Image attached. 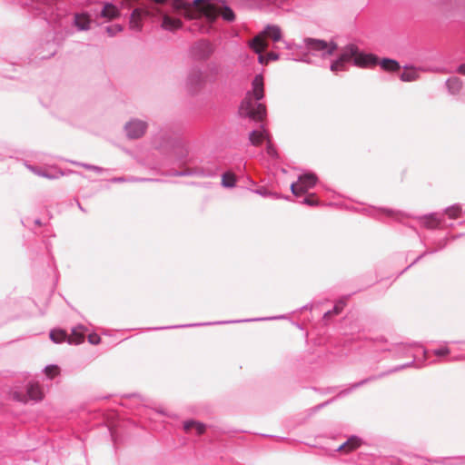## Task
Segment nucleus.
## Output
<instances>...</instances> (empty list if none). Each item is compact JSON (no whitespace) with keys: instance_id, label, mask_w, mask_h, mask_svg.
<instances>
[{"instance_id":"obj_27","label":"nucleus","mask_w":465,"mask_h":465,"mask_svg":"<svg viewBox=\"0 0 465 465\" xmlns=\"http://www.w3.org/2000/svg\"><path fill=\"white\" fill-rule=\"evenodd\" d=\"M418 342H412V343H404V342H399L393 344L391 347L386 349V351L394 352L397 354V356L401 357L407 353L410 347L417 346Z\"/></svg>"},{"instance_id":"obj_37","label":"nucleus","mask_w":465,"mask_h":465,"mask_svg":"<svg viewBox=\"0 0 465 465\" xmlns=\"http://www.w3.org/2000/svg\"><path fill=\"white\" fill-rule=\"evenodd\" d=\"M355 292H353L354 294ZM352 295L351 294H347L343 297H341L339 301H337L333 306V308L331 309V312L332 313H334L335 315L341 313L343 310V308L346 306V303H347V301L348 299Z\"/></svg>"},{"instance_id":"obj_48","label":"nucleus","mask_w":465,"mask_h":465,"mask_svg":"<svg viewBox=\"0 0 465 465\" xmlns=\"http://www.w3.org/2000/svg\"><path fill=\"white\" fill-rule=\"evenodd\" d=\"M217 0H193V5H198L199 4H207L209 7H214Z\"/></svg>"},{"instance_id":"obj_50","label":"nucleus","mask_w":465,"mask_h":465,"mask_svg":"<svg viewBox=\"0 0 465 465\" xmlns=\"http://www.w3.org/2000/svg\"><path fill=\"white\" fill-rule=\"evenodd\" d=\"M314 391H319L322 394H328V393H331L333 391H335L336 390V387H327V388H324V389H316V388H313Z\"/></svg>"},{"instance_id":"obj_57","label":"nucleus","mask_w":465,"mask_h":465,"mask_svg":"<svg viewBox=\"0 0 465 465\" xmlns=\"http://www.w3.org/2000/svg\"><path fill=\"white\" fill-rule=\"evenodd\" d=\"M34 224H35V225H37V226H42V225H43V223H42L41 219L36 218V219L34 221Z\"/></svg>"},{"instance_id":"obj_35","label":"nucleus","mask_w":465,"mask_h":465,"mask_svg":"<svg viewBox=\"0 0 465 465\" xmlns=\"http://www.w3.org/2000/svg\"><path fill=\"white\" fill-rule=\"evenodd\" d=\"M405 70L400 74V79L403 82H411L417 79L418 72L414 69H410L407 65L404 66Z\"/></svg>"},{"instance_id":"obj_38","label":"nucleus","mask_w":465,"mask_h":465,"mask_svg":"<svg viewBox=\"0 0 465 465\" xmlns=\"http://www.w3.org/2000/svg\"><path fill=\"white\" fill-rule=\"evenodd\" d=\"M438 250L435 248V249H430V250H426L425 252H423L422 253H420L410 265H408L405 269H403L401 272H400L397 275L396 278H398L400 275H401L402 273H404L407 270H409L411 267H412L414 264H416L418 262H420L422 258H424L426 255L428 254H433L435 252H437Z\"/></svg>"},{"instance_id":"obj_7","label":"nucleus","mask_w":465,"mask_h":465,"mask_svg":"<svg viewBox=\"0 0 465 465\" xmlns=\"http://www.w3.org/2000/svg\"><path fill=\"white\" fill-rule=\"evenodd\" d=\"M404 459L407 460L406 465H465V456L426 459L415 454H407Z\"/></svg>"},{"instance_id":"obj_34","label":"nucleus","mask_w":465,"mask_h":465,"mask_svg":"<svg viewBox=\"0 0 465 465\" xmlns=\"http://www.w3.org/2000/svg\"><path fill=\"white\" fill-rule=\"evenodd\" d=\"M340 393V391L338 392ZM340 398L339 397V394H337L335 397H332L320 404H317L310 409L307 410V416L308 417H312V415H314L316 412H318L319 411H321L322 409H323L324 407L331 404L332 402H334L336 401V399Z\"/></svg>"},{"instance_id":"obj_25","label":"nucleus","mask_w":465,"mask_h":465,"mask_svg":"<svg viewBox=\"0 0 465 465\" xmlns=\"http://www.w3.org/2000/svg\"><path fill=\"white\" fill-rule=\"evenodd\" d=\"M445 85L448 89V92L450 94L456 95L460 92V90L463 86V82L461 81L460 78H459L457 76H452L446 80Z\"/></svg>"},{"instance_id":"obj_44","label":"nucleus","mask_w":465,"mask_h":465,"mask_svg":"<svg viewBox=\"0 0 465 465\" xmlns=\"http://www.w3.org/2000/svg\"><path fill=\"white\" fill-rule=\"evenodd\" d=\"M437 357H446L450 353V349L447 346L440 347L432 351Z\"/></svg>"},{"instance_id":"obj_46","label":"nucleus","mask_w":465,"mask_h":465,"mask_svg":"<svg viewBox=\"0 0 465 465\" xmlns=\"http://www.w3.org/2000/svg\"><path fill=\"white\" fill-rule=\"evenodd\" d=\"M74 163L81 165L87 170L94 171L95 173H101L104 171V169L102 167L97 166V165H93V164H89V163H78L75 162H74Z\"/></svg>"},{"instance_id":"obj_17","label":"nucleus","mask_w":465,"mask_h":465,"mask_svg":"<svg viewBox=\"0 0 465 465\" xmlns=\"http://www.w3.org/2000/svg\"><path fill=\"white\" fill-rule=\"evenodd\" d=\"M363 445V440L357 435L350 436L346 441L341 443L337 449L336 451H342L345 453L353 451Z\"/></svg>"},{"instance_id":"obj_15","label":"nucleus","mask_w":465,"mask_h":465,"mask_svg":"<svg viewBox=\"0 0 465 465\" xmlns=\"http://www.w3.org/2000/svg\"><path fill=\"white\" fill-rule=\"evenodd\" d=\"M148 124L146 122L132 119L124 124V130L129 139H139L146 132Z\"/></svg>"},{"instance_id":"obj_59","label":"nucleus","mask_w":465,"mask_h":465,"mask_svg":"<svg viewBox=\"0 0 465 465\" xmlns=\"http://www.w3.org/2000/svg\"><path fill=\"white\" fill-rule=\"evenodd\" d=\"M450 343L465 345V341H450Z\"/></svg>"},{"instance_id":"obj_47","label":"nucleus","mask_w":465,"mask_h":465,"mask_svg":"<svg viewBox=\"0 0 465 465\" xmlns=\"http://www.w3.org/2000/svg\"><path fill=\"white\" fill-rule=\"evenodd\" d=\"M88 341L92 345H97L101 342V337L95 332L90 333L88 334Z\"/></svg>"},{"instance_id":"obj_13","label":"nucleus","mask_w":465,"mask_h":465,"mask_svg":"<svg viewBox=\"0 0 465 465\" xmlns=\"http://www.w3.org/2000/svg\"><path fill=\"white\" fill-rule=\"evenodd\" d=\"M285 318L286 317L284 315H279V316H273V317L245 319V320H236V321H223V322H201V323L180 324V325H173V326L153 327V328H148V330L160 331V330H166V329L191 328V327H198V326H205V325H213V324H225V323H238V322H244L280 320V319H285Z\"/></svg>"},{"instance_id":"obj_45","label":"nucleus","mask_w":465,"mask_h":465,"mask_svg":"<svg viewBox=\"0 0 465 465\" xmlns=\"http://www.w3.org/2000/svg\"><path fill=\"white\" fill-rule=\"evenodd\" d=\"M30 169L33 172H35L36 174H38L39 176H42V177H45V178H48V179H54V178L57 177L56 175L52 174L51 173H49L47 171L38 170L35 167H30Z\"/></svg>"},{"instance_id":"obj_30","label":"nucleus","mask_w":465,"mask_h":465,"mask_svg":"<svg viewBox=\"0 0 465 465\" xmlns=\"http://www.w3.org/2000/svg\"><path fill=\"white\" fill-rule=\"evenodd\" d=\"M252 192L262 197H271L273 199H284L286 201H291L290 195H282L280 193L271 192L265 187H260Z\"/></svg>"},{"instance_id":"obj_16","label":"nucleus","mask_w":465,"mask_h":465,"mask_svg":"<svg viewBox=\"0 0 465 465\" xmlns=\"http://www.w3.org/2000/svg\"><path fill=\"white\" fill-rule=\"evenodd\" d=\"M77 31H87L92 23L91 15L87 13H74L72 21Z\"/></svg>"},{"instance_id":"obj_36","label":"nucleus","mask_w":465,"mask_h":465,"mask_svg":"<svg viewBox=\"0 0 465 465\" xmlns=\"http://www.w3.org/2000/svg\"><path fill=\"white\" fill-rule=\"evenodd\" d=\"M407 460L402 458H398L395 456H388L384 457L381 460L380 465H406Z\"/></svg>"},{"instance_id":"obj_11","label":"nucleus","mask_w":465,"mask_h":465,"mask_svg":"<svg viewBox=\"0 0 465 465\" xmlns=\"http://www.w3.org/2000/svg\"><path fill=\"white\" fill-rule=\"evenodd\" d=\"M220 167L217 164H211L206 166L185 167L182 170L174 171L172 175L182 176H197V177H215L218 174Z\"/></svg>"},{"instance_id":"obj_51","label":"nucleus","mask_w":465,"mask_h":465,"mask_svg":"<svg viewBox=\"0 0 465 465\" xmlns=\"http://www.w3.org/2000/svg\"><path fill=\"white\" fill-rule=\"evenodd\" d=\"M284 45H285V48L288 49V50H292V48L294 47H298V48H302L301 45H296L292 41H284Z\"/></svg>"},{"instance_id":"obj_41","label":"nucleus","mask_w":465,"mask_h":465,"mask_svg":"<svg viewBox=\"0 0 465 465\" xmlns=\"http://www.w3.org/2000/svg\"><path fill=\"white\" fill-rule=\"evenodd\" d=\"M143 182V181H149V179L144 178H136L134 176L125 177V176H119V177H114L111 179L112 183H124V182Z\"/></svg>"},{"instance_id":"obj_63","label":"nucleus","mask_w":465,"mask_h":465,"mask_svg":"<svg viewBox=\"0 0 465 465\" xmlns=\"http://www.w3.org/2000/svg\"><path fill=\"white\" fill-rule=\"evenodd\" d=\"M296 325H297V328L302 329V325L300 323H297Z\"/></svg>"},{"instance_id":"obj_53","label":"nucleus","mask_w":465,"mask_h":465,"mask_svg":"<svg viewBox=\"0 0 465 465\" xmlns=\"http://www.w3.org/2000/svg\"><path fill=\"white\" fill-rule=\"evenodd\" d=\"M447 245V239H443L439 242V246L436 248L438 251L444 249Z\"/></svg>"},{"instance_id":"obj_42","label":"nucleus","mask_w":465,"mask_h":465,"mask_svg":"<svg viewBox=\"0 0 465 465\" xmlns=\"http://www.w3.org/2000/svg\"><path fill=\"white\" fill-rule=\"evenodd\" d=\"M45 374L49 378L53 379L54 376H56L59 373V368L57 365L51 364L47 365L44 369Z\"/></svg>"},{"instance_id":"obj_55","label":"nucleus","mask_w":465,"mask_h":465,"mask_svg":"<svg viewBox=\"0 0 465 465\" xmlns=\"http://www.w3.org/2000/svg\"><path fill=\"white\" fill-rule=\"evenodd\" d=\"M464 360H465L464 354H460V355H457V356H454L451 358V361H464Z\"/></svg>"},{"instance_id":"obj_21","label":"nucleus","mask_w":465,"mask_h":465,"mask_svg":"<svg viewBox=\"0 0 465 465\" xmlns=\"http://www.w3.org/2000/svg\"><path fill=\"white\" fill-rule=\"evenodd\" d=\"M215 8L219 11V14L221 17L229 23H232L235 20V14L233 10L228 5L226 1L224 0H217L216 5H214Z\"/></svg>"},{"instance_id":"obj_62","label":"nucleus","mask_w":465,"mask_h":465,"mask_svg":"<svg viewBox=\"0 0 465 465\" xmlns=\"http://www.w3.org/2000/svg\"><path fill=\"white\" fill-rule=\"evenodd\" d=\"M210 184H211L210 183H205L204 187L208 188Z\"/></svg>"},{"instance_id":"obj_22","label":"nucleus","mask_w":465,"mask_h":465,"mask_svg":"<svg viewBox=\"0 0 465 465\" xmlns=\"http://www.w3.org/2000/svg\"><path fill=\"white\" fill-rule=\"evenodd\" d=\"M249 47L256 54H258V62L262 64L267 63L266 55L261 54L262 49L264 48V42L262 36L257 35L252 38L249 43Z\"/></svg>"},{"instance_id":"obj_56","label":"nucleus","mask_w":465,"mask_h":465,"mask_svg":"<svg viewBox=\"0 0 465 465\" xmlns=\"http://www.w3.org/2000/svg\"><path fill=\"white\" fill-rule=\"evenodd\" d=\"M332 315H335V314L332 313L331 310H329L326 312H324L323 319L324 320H329Z\"/></svg>"},{"instance_id":"obj_29","label":"nucleus","mask_w":465,"mask_h":465,"mask_svg":"<svg viewBox=\"0 0 465 465\" xmlns=\"http://www.w3.org/2000/svg\"><path fill=\"white\" fill-rule=\"evenodd\" d=\"M50 340L56 344L67 341L68 333L63 329H53L49 332Z\"/></svg>"},{"instance_id":"obj_64","label":"nucleus","mask_w":465,"mask_h":465,"mask_svg":"<svg viewBox=\"0 0 465 465\" xmlns=\"http://www.w3.org/2000/svg\"><path fill=\"white\" fill-rule=\"evenodd\" d=\"M21 223H23V225H24V226H27V225L25 224V220H22V221H21Z\"/></svg>"},{"instance_id":"obj_58","label":"nucleus","mask_w":465,"mask_h":465,"mask_svg":"<svg viewBox=\"0 0 465 465\" xmlns=\"http://www.w3.org/2000/svg\"><path fill=\"white\" fill-rule=\"evenodd\" d=\"M76 203H77V206H78L79 210H81L83 213H86V209L83 207L81 203L79 201H77Z\"/></svg>"},{"instance_id":"obj_43","label":"nucleus","mask_w":465,"mask_h":465,"mask_svg":"<svg viewBox=\"0 0 465 465\" xmlns=\"http://www.w3.org/2000/svg\"><path fill=\"white\" fill-rule=\"evenodd\" d=\"M124 29L123 25L115 24L112 25H107L105 27V31L109 36H114L117 33L122 32Z\"/></svg>"},{"instance_id":"obj_61","label":"nucleus","mask_w":465,"mask_h":465,"mask_svg":"<svg viewBox=\"0 0 465 465\" xmlns=\"http://www.w3.org/2000/svg\"><path fill=\"white\" fill-rule=\"evenodd\" d=\"M3 77H5V78H13V76H10L8 74H3Z\"/></svg>"},{"instance_id":"obj_20","label":"nucleus","mask_w":465,"mask_h":465,"mask_svg":"<svg viewBox=\"0 0 465 465\" xmlns=\"http://www.w3.org/2000/svg\"><path fill=\"white\" fill-rule=\"evenodd\" d=\"M365 211L369 216L374 218H378L381 213L385 214L389 217H395L397 219L399 218V216H404V214L401 212H397L394 211L393 209L385 207L376 208L374 206H370Z\"/></svg>"},{"instance_id":"obj_60","label":"nucleus","mask_w":465,"mask_h":465,"mask_svg":"<svg viewBox=\"0 0 465 465\" xmlns=\"http://www.w3.org/2000/svg\"><path fill=\"white\" fill-rule=\"evenodd\" d=\"M376 341L380 342H387V339L385 337H380L376 339Z\"/></svg>"},{"instance_id":"obj_24","label":"nucleus","mask_w":465,"mask_h":465,"mask_svg":"<svg viewBox=\"0 0 465 465\" xmlns=\"http://www.w3.org/2000/svg\"><path fill=\"white\" fill-rule=\"evenodd\" d=\"M262 35L265 38L276 43L282 39V30L276 25H267L262 30Z\"/></svg>"},{"instance_id":"obj_2","label":"nucleus","mask_w":465,"mask_h":465,"mask_svg":"<svg viewBox=\"0 0 465 465\" xmlns=\"http://www.w3.org/2000/svg\"><path fill=\"white\" fill-rule=\"evenodd\" d=\"M264 98V82L262 74H258L252 81L251 90L239 105V114L256 122H262L267 116L266 105L261 101Z\"/></svg>"},{"instance_id":"obj_4","label":"nucleus","mask_w":465,"mask_h":465,"mask_svg":"<svg viewBox=\"0 0 465 465\" xmlns=\"http://www.w3.org/2000/svg\"><path fill=\"white\" fill-rule=\"evenodd\" d=\"M303 44L308 53L303 54L300 57H292V60L311 64L312 61L309 57V54L326 58L332 55L338 50L337 43L332 40L326 41L323 39L305 37ZM287 59H291V57L288 56Z\"/></svg>"},{"instance_id":"obj_6","label":"nucleus","mask_w":465,"mask_h":465,"mask_svg":"<svg viewBox=\"0 0 465 465\" xmlns=\"http://www.w3.org/2000/svg\"><path fill=\"white\" fill-rule=\"evenodd\" d=\"M414 364H415V359H413L411 361H409L407 363L397 365L388 371H381L378 374L371 375V376H369L365 379H362L357 382L351 383L349 385L348 388L340 391L339 397H345V396L349 395L350 393H351L354 390H356L363 385H366L371 381H375L377 380L382 379L391 373H394V372L400 371L401 370H404L406 368L411 367Z\"/></svg>"},{"instance_id":"obj_54","label":"nucleus","mask_w":465,"mask_h":465,"mask_svg":"<svg viewBox=\"0 0 465 465\" xmlns=\"http://www.w3.org/2000/svg\"><path fill=\"white\" fill-rule=\"evenodd\" d=\"M313 308V304L312 302H309L303 306H302L299 311L302 312V311H304V310H312Z\"/></svg>"},{"instance_id":"obj_8","label":"nucleus","mask_w":465,"mask_h":465,"mask_svg":"<svg viewBox=\"0 0 465 465\" xmlns=\"http://www.w3.org/2000/svg\"><path fill=\"white\" fill-rule=\"evenodd\" d=\"M250 143L253 146H259L263 141H266V152L272 158L278 156L277 150L271 142V134L265 128L264 124H261L259 129H253L249 133Z\"/></svg>"},{"instance_id":"obj_26","label":"nucleus","mask_w":465,"mask_h":465,"mask_svg":"<svg viewBox=\"0 0 465 465\" xmlns=\"http://www.w3.org/2000/svg\"><path fill=\"white\" fill-rule=\"evenodd\" d=\"M183 429L185 431L195 430L197 435H202L206 430V425L194 420H187L183 421Z\"/></svg>"},{"instance_id":"obj_14","label":"nucleus","mask_w":465,"mask_h":465,"mask_svg":"<svg viewBox=\"0 0 465 465\" xmlns=\"http://www.w3.org/2000/svg\"><path fill=\"white\" fill-rule=\"evenodd\" d=\"M214 52V46L206 39H201L190 46L189 53L193 59L206 61Z\"/></svg>"},{"instance_id":"obj_31","label":"nucleus","mask_w":465,"mask_h":465,"mask_svg":"<svg viewBox=\"0 0 465 465\" xmlns=\"http://www.w3.org/2000/svg\"><path fill=\"white\" fill-rule=\"evenodd\" d=\"M237 177L231 172H225L222 174L221 185L227 189H232L236 186Z\"/></svg>"},{"instance_id":"obj_28","label":"nucleus","mask_w":465,"mask_h":465,"mask_svg":"<svg viewBox=\"0 0 465 465\" xmlns=\"http://www.w3.org/2000/svg\"><path fill=\"white\" fill-rule=\"evenodd\" d=\"M120 14L119 9L116 5L112 3H105L101 10V16L107 19H113L118 16Z\"/></svg>"},{"instance_id":"obj_33","label":"nucleus","mask_w":465,"mask_h":465,"mask_svg":"<svg viewBox=\"0 0 465 465\" xmlns=\"http://www.w3.org/2000/svg\"><path fill=\"white\" fill-rule=\"evenodd\" d=\"M340 393V391L338 392ZM340 398L339 397V394H337L335 397H332L320 404H317L310 409L307 410V416L308 417H312V415H314L316 412H318L319 411H321L322 409H323L324 407L331 404L332 402H334L336 401V399Z\"/></svg>"},{"instance_id":"obj_19","label":"nucleus","mask_w":465,"mask_h":465,"mask_svg":"<svg viewBox=\"0 0 465 465\" xmlns=\"http://www.w3.org/2000/svg\"><path fill=\"white\" fill-rule=\"evenodd\" d=\"M146 12L141 8H134L130 14L129 26L135 31H141L143 28V19Z\"/></svg>"},{"instance_id":"obj_39","label":"nucleus","mask_w":465,"mask_h":465,"mask_svg":"<svg viewBox=\"0 0 465 465\" xmlns=\"http://www.w3.org/2000/svg\"><path fill=\"white\" fill-rule=\"evenodd\" d=\"M176 144V148L179 150V153H176V157L179 161L181 162H183L186 160L187 156H188V150L187 148L185 147L183 142L182 141H177L175 143Z\"/></svg>"},{"instance_id":"obj_52","label":"nucleus","mask_w":465,"mask_h":465,"mask_svg":"<svg viewBox=\"0 0 465 465\" xmlns=\"http://www.w3.org/2000/svg\"><path fill=\"white\" fill-rule=\"evenodd\" d=\"M457 72L462 75H465V63L463 64H460L458 68H457Z\"/></svg>"},{"instance_id":"obj_1","label":"nucleus","mask_w":465,"mask_h":465,"mask_svg":"<svg viewBox=\"0 0 465 465\" xmlns=\"http://www.w3.org/2000/svg\"><path fill=\"white\" fill-rule=\"evenodd\" d=\"M350 63L361 68L379 64L382 70L387 72H398L401 67L395 59L384 57L380 60L376 54L361 51L354 44H348L341 50L336 59L331 62L330 69L337 74L340 71L348 70Z\"/></svg>"},{"instance_id":"obj_49","label":"nucleus","mask_w":465,"mask_h":465,"mask_svg":"<svg viewBox=\"0 0 465 465\" xmlns=\"http://www.w3.org/2000/svg\"><path fill=\"white\" fill-rule=\"evenodd\" d=\"M280 58V54L276 52H269L266 54V60L269 61H277Z\"/></svg>"},{"instance_id":"obj_18","label":"nucleus","mask_w":465,"mask_h":465,"mask_svg":"<svg viewBox=\"0 0 465 465\" xmlns=\"http://www.w3.org/2000/svg\"><path fill=\"white\" fill-rule=\"evenodd\" d=\"M87 331L88 329L83 324L73 327L71 335L68 334L67 342L74 345L82 343L84 341Z\"/></svg>"},{"instance_id":"obj_12","label":"nucleus","mask_w":465,"mask_h":465,"mask_svg":"<svg viewBox=\"0 0 465 465\" xmlns=\"http://www.w3.org/2000/svg\"><path fill=\"white\" fill-rule=\"evenodd\" d=\"M207 76L198 66H193L187 75L186 85L191 94H197L206 84Z\"/></svg>"},{"instance_id":"obj_3","label":"nucleus","mask_w":465,"mask_h":465,"mask_svg":"<svg viewBox=\"0 0 465 465\" xmlns=\"http://www.w3.org/2000/svg\"><path fill=\"white\" fill-rule=\"evenodd\" d=\"M22 6L34 16H40L48 24H61L65 15L63 0H19Z\"/></svg>"},{"instance_id":"obj_9","label":"nucleus","mask_w":465,"mask_h":465,"mask_svg":"<svg viewBox=\"0 0 465 465\" xmlns=\"http://www.w3.org/2000/svg\"><path fill=\"white\" fill-rule=\"evenodd\" d=\"M14 399L19 402H38L44 399V390L36 381H29L25 386V391H15Z\"/></svg>"},{"instance_id":"obj_23","label":"nucleus","mask_w":465,"mask_h":465,"mask_svg":"<svg viewBox=\"0 0 465 465\" xmlns=\"http://www.w3.org/2000/svg\"><path fill=\"white\" fill-rule=\"evenodd\" d=\"M161 27L166 31L175 32L183 27V22L179 18L163 15L161 22Z\"/></svg>"},{"instance_id":"obj_40","label":"nucleus","mask_w":465,"mask_h":465,"mask_svg":"<svg viewBox=\"0 0 465 465\" xmlns=\"http://www.w3.org/2000/svg\"><path fill=\"white\" fill-rule=\"evenodd\" d=\"M301 203L311 207H315L320 205L321 202L316 198L315 193H309L301 201Z\"/></svg>"},{"instance_id":"obj_5","label":"nucleus","mask_w":465,"mask_h":465,"mask_svg":"<svg viewBox=\"0 0 465 465\" xmlns=\"http://www.w3.org/2000/svg\"><path fill=\"white\" fill-rule=\"evenodd\" d=\"M461 213V204L454 203L450 206L446 207L442 213H430L429 214L423 215L422 217H420V219L424 221L423 224L428 229L453 226V223H450L449 225L446 224L445 214H447L450 219H456L460 216Z\"/></svg>"},{"instance_id":"obj_10","label":"nucleus","mask_w":465,"mask_h":465,"mask_svg":"<svg viewBox=\"0 0 465 465\" xmlns=\"http://www.w3.org/2000/svg\"><path fill=\"white\" fill-rule=\"evenodd\" d=\"M318 177L312 173H303L299 175L297 182L291 183V192L293 196L300 197L305 194L310 189L317 183Z\"/></svg>"},{"instance_id":"obj_32","label":"nucleus","mask_w":465,"mask_h":465,"mask_svg":"<svg viewBox=\"0 0 465 465\" xmlns=\"http://www.w3.org/2000/svg\"><path fill=\"white\" fill-rule=\"evenodd\" d=\"M46 46H47L46 54L42 51H36L37 52L36 56L39 57L40 59H48L56 54L57 48H56V45L54 43V38L52 40L48 39L46 41Z\"/></svg>"}]
</instances>
